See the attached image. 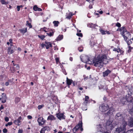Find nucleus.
Listing matches in <instances>:
<instances>
[{
  "label": "nucleus",
  "mask_w": 133,
  "mask_h": 133,
  "mask_svg": "<svg viewBox=\"0 0 133 133\" xmlns=\"http://www.w3.org/2000/svg\"><path fill=\"white\" fill-rule=\"evenodd\" d=\"M89 99V97L88 96H85V98L84 101V103L85 104V105H87Z\"/></svg>",
  "instance_id": "b1692460"
},
{
  "label": "nucleus",
  "mask_w": 133,
  "mask_h": 133,
  "mask_svg": "<svg viewBox=\"0 0 133 133\" xmlns=\"http://www.w3.org/2000/svg\"><path fill=\"white\" fill-rule=\"evenodd\" d=\"M97 128H100V129H99V130H102V125L100 124H99L97 126Z\"/></svg>",
  "instance_id": "864d4df0"
},
{
  "label": "nucleus",
  "mask_w": 133,
  "mask_h": 133,
  "mask_svg": "<svg viewBox=\"0 0 133 133\" xmlns=\"http://www.w3.org/2000/svg\"><path fill=\"white\" fill-rule=\"evenodd\" d=\"M126 99L127 102H130L131 103H132V104H133V98L132 96H126Z\"/></svg>",
  "instance_id": "9b49d317"
},
{
  "label": "nucleus",
  "mask_w": 133,
  "mask_h": 133,
  "mask_svg": "<svg viewBox=\"0 0 133 133\" xmlns=\"http://www.w3.org/2000/svg\"><path fill=\"white\" fill-rule=\"evenodd\" d=\"M37 121L39 125H42L44 124L46 122V121L42 117H40L38 118Z\"/></svg>",
  "instance_id": "0eeeda50"
},
{
  "label": "nucleus",
  "mask_w": 133,
  "mask_h": 133,
  "mask_svg": "<svg viewBox=\"0 0 133 133\" xmlns=\"http://www.w3.org/2000/svg\"><path fill=\"white\" fill-rule=\"evenodd\" d=\"M56 117L60 120L61 119H65V116L64 115V113L59 112L56 114Z\"/></svg>",
  "instance_id": "6e6552de"
},
{
  "label": "nucleus",
  "mask_w": 133,
  "mask_h": 133,
  "mask_svg": "<svg viewBox=\"0 0 133 133\" xmlns=\"http://www.w3.org/2000/svg\"><path fill=\"white\" fill-rule=\"evenodd\" d=\"M76 35L79 37H82L83 36V35L82 33H77L76 34Z\"/></svg>",
  "instance_id": "de8ad7c7"
},
{
  "label": "nucleus",
  "mask_w": 133,
  "mask_h": 133,
  "mask_svg": "<svg viewBox=\"0 0 133 133\" xmlns=\"http://www.w3.org/2000/svg\"><path fill=\"white\" fill-rule=\"evenodd\" d=\"M125 133H133V128L128 130Z\"/></svg>",
  "instance_id": "c03bdc74"
},
{
  "label": "nucleus",
  "mask_w": 133,
  "mask_h": 133,
  "mask_svg": "<svg viewBox=\"0 0 133 133\" xmlns=\"http://www.w3.org/2000/svg\"><path fill=\"white\" fill-rule=\"evenodd\" d=\"M72 83L73 86H75L77 84V82L75 81H73V82Z\"/></svg>",
  "instance_id": "8fccbe9b"
},
{
  "label": "nucleus",
  "mask_w": 133,
  "mask_h": 133,
  "mask_svg": "<svg viewBox=\"0 0 133 133\" xmlns=\"http://www.w3.org/2000/svg\"><path fill=\"white\" fill-rule=\"evenodd\" d=\"M54 32H50L49 33H47V34L49 36L51 37L54 35Z\"/></svg>",
  "instance_id": "58836bf2"
},
{
  "label": "nucleus",
  "mask_w": 133,
  "mask_h": 133,
  "mask_svg": "<svg viewBox=\"0 0 133 133\" xmlns=\"http://www.w3.org/2000/svg\"><path fill=\"white\" fill-rule=\"evenodd\" d=\"M99 30L102 35H103L106 34V31L103 30V29H99Z\"/></svg>",
  "instance_id": "2f4dec72"
},
{
  "label": "nucleus",
  "mask_w": 133,
  "mask_h": 133,
  "mask_svg": "<svg viewBox=\"0 0 133 133\" xmlns=\"http://www.w3.org/2000/svg\"><path fill=\"white\" fill-rule=\"evenodd\" d=\"M128 96H131L132 94V91L131 89H129V90H128Z\"/></svg>",
  "instance_id": "c9c22d12"
},
{
  "label": "nucleus",
  "mask_w": 133,
  "mask_h": 133,
  "mask_svg": "<svg viewBox=\"0 0 133 133\" xmlns=\"http://www.w3.org/2000/svg\"><path fill=\"white\" fill-rule=\"evenodd\" d=\"M111 72V71L109 69H107L103 72V76L104 77L107 76Z\"/></svg>",
  "instance_id": "ddd939ff"
},
{
  "label": "nucleus",
  "mask_w": 133,
  "mask_h": 133,
  "mask_svg": "<svg viewBox=\"0 0 133 133\" xmlns=\"http://www.w3.org/2000/svg\"><path fill=\"white\" fill-rule=\"evenodd\" d=\"M14 52V50L11 49V47H9L8 48V53L9 54H12Z\"/></svg>",
  "instance_id": "4be33fe9"
},
{
  "label": "nucleus",
  "mask_w": 133,
  "mask_h": 133,
  "mask_svg": "<svg viewBox=\"0 0 133 133\" xmlns=\"http://www.w3.org/2000/svg\"><path fill=\"white\" fill-rule=\"evenodd\" d=\"M116 26L118 27H120L121 26V25L120 23L119 22H117L116 24Z\"/></svg>",
  "instance_id": "3c124183"
},
{
  "label": "nucleus",
  "mask_w": 133,
  "mask_h": 133,
  "mask_svg": "<svg viewBox=\"0 0 133 133\" xmlns=\"http://www.w3.org/2000/svg\"><path fill=\"white\" fill-rule=\"evenodd\" d=\"M101 59L102 60V63L103 64H107L109 62L108 60L107 59V56L105 55H103L101 56Z\"/></svg>",
  "instance_id": "20e7f679"
},
{
  "label": "nucleus",
  "mask_w": 133,
  "mask_h": 133,
  "mask_svg": "<svg viewBox=\"0 0 133 133\" xmlns=\"http://www.w3.org/2000/svg\"><path fill=\"white\" fill-rule=\"evenodd\" d=\"M80 128L79 125L78 124L76 125L75 127L74 128L72 129L73 132L74 133H75Z\"/></svg>",
  "instance_id": "f3484780"
},
{
  "label": "nucleus",
  "mask_w": 133,
  "mask_h": 133,
  "mask_svg": "<svg viewBox=\"0 0 133 133\" xmlns=\"http://www.w3.org/2000/svg\"><path fill=\"white\" fill-rule=\"evenodd\" d=\"M63 38V35H60L56 39L57 41H59L62 39Z\"/></svg>",
  "instance_id": "a878e982"
},
{
  "label": "nucleus",
  "mask_w": 133,
  "mask_h": 133,
  "mask_svg": "<svg viewBox=\"0 0 133 133\" xmlns=\"http://www.w3.org/2000/svg\"><path fill=\"white\" fill-rule=\"evenodd\" d=\"M120 49L119 48L118 49H117L116 48H114L113 49V51H116L117 52H119V51H120Z\"/></svg>",
  "instance_id": "79ce46f5"
},
{
  "label": "nucleus",
  "mask_w": 133,
  "mask_h": 133,
  "mask_svg": "<svg viewBox=\"0 0 133 133\" xmlns=\"http://www.w3.org/2000/svg\"><path fill=\"white\" fill-rule=\"evenodd\" d=\"M93 64L95 67L102 68L103 66V64L102 63L101 56H98L97 58H94Z\"/></svg>",
  "instance_id": "f03ea898"
},
{
  "label": "nucleus",
  "mask_w": 133,
  "mask_h": 133,
  "mask_svg": "<svg viewBox=\"0 0 133 133\" xmlns=\"http://www.w3.org/2000/svg\"><path fill=\"white\" fill-rule=\"evenodd\" d=\"M26 25L29 26L30 28H31L32 27V26L31 24L30 23H29L28 21H26Z\"/></svg>",
  "instance_id": "7c9ffc66"
},
{
  "label": "nucleus",
  "mask_w": 133,
  "mask_h": 133,
  "mask_svg": "<svg viewBox=\"0 0 133 133\" xmlns=\"http://www.w3.org/2000/svg\"><path fill=\"white\" fill-rule=\"evenodd\" d=\"M43 128L45 131H48L50 130V129L49 127L45 126Z\"/></svg>",
  "instance_id": "72a5a7b5"
},
{
  "label": "nucleus",
  "mask_w": 133,
  "mask_h": 133,
  "mask_svg": "<svg viewBox=\"0 0 133 133\" xmlns=\"http://www.w3.org/2000/svg\"><path fill=\"white\" fill-rule=\"evenodd\" d=\"M5 0H1L0 2L2 4H8L9 2H6L5 1Z\"/></svg>",
  "instance_id": "473e14b6"
},
{
  "label": "nucleus",
  "mask_w": 133,
  "mask_h": 133,
  "mask_svg": "<svg viewBox=\"0 0 133 133\" xmlns=\"http://www.w3.org/2000/svg\"><path fill=\"white\" fill-rule=\"evenodd\" d=\"M125 41L127 44L128 46L130 45V44L132 43V42L130 39H129L128 41L127 40L126 41Z\"/></svg>",
  "instance_id": "c756f323"
},
{
  "label": "nucleus",
  "mask_w": 133,
  "mask_h": 133,
  "mask_svg": "<svg viewBox=\"0 0 133 133\" xmlns=\"http://www.w3.org/2000/svg\"><path fill=\"white\" fill-rule=\"evenodd\" d=\"M78 124L80 126V128L79 129H80L81 131H82L83 130V129L82 128V121H80L78 123Z\"/></svg>",
  "instance_id": "bb28decb"
},
{
  "label": "nucleus",
  "mask_w": 133,
  "mask_h": 133,
  "mask_svg": "<svg viewBox=\"0 0 133 133\" xmlns=\"http://www.w3.org/2000/svg\"><path fill=\"white\" fill-rule=\"evenodd\" d=\"M73 82V81L71 79H69L68 77L66 78V83L68 85H71Z\"/></svg>",
  "instance_id": "6ab92c4d"
},
{
  "label": "nucleus",
  "mask_w": 133,
  "mask_h": 133,
  "mask_svg": "<svg viewBox=\"0 0 133 133\" xmlns=\"http://www.w3.org/2000/svg\"><path fill=\"white\" fill-rule=\"evenodd\" d=\"M90 28H95L96 26H98L97 25L93 23H89L87 25Z\"/></svg>",
  "instance_id": "412c9836"
},
{
  "label": "nucleus",
  "mask_w": 133,
  "mask_h": 133,
  "mask_svg": "<svg viewBox=\"0 0 133 133\" xmlns=\"http://www.w3.org/2000/svg\"><path fill=\"white\" fill-rule=\"evenodd\" d=\"M55 60L56 64H58V63H59L60 64H61L59 62V57H57L55 58Z\"/></svg>",
  "instance_id": "4c0bfd02"
},
{
  "label": "nucleus",
  "mask_w": 133,
  "mask_h": 133,
  "mask_svg": "<svg viewBox=\"0 0 133 133\" xmlns=\"http://www.w3.org/2000/svg\"><path fill=\"white\" fill-rule=\"evenodd\" d=\"M44 107V105L43 104H42L41 105H39L38 107V109L39 110L42 108Z\"/></svg>",
  "instance_id": "49530a36"
},
{
  "label": "nucleus",
  "mask_w": 133,
  "mask_h": 133,
  "mask_svg": "<svg viewBox=\"0 0 133 133\" xmlns=\"http://www.w3.org/2000/svg\"><path fill=\"white\" fill-rule=\"evenodd\" d=\"M119 52L121 54L123 55V54H124V52L122 50H121L120 49V51H119Z\"/></svg>",
  "instance_id": "052dcab7"
},
{
  "label": "nucleus",
  "mask_w": 133,
  "mask_h": 133,
  "mask_svg": "<svg viewBox=\"0 0 133 133\" xmlns=\"http://www.w3.org/2000/svg\"><path fill=\"white\" fill-rule=\"evenodd\" d=\"M53 23L54 24V25L55 27H57L58 26L59 22L58 21H54L53 22Z\"/></svg>",
  "instance_id": "c85d7f7f"
},
{
  "label": "nucleus",
  "mask_w": 133,
  "mask_h": 133,
  "mask_svg": "<svg viewBox=\"0 0 133 133\" xmlns=\"http://www.w3.org/2000/svg\"><path fill=\"white\" fill-rule=\"evenodd\" d=\"M9 41L10 43L12 44V39H10L9 40Z\"/></svg>",
  "instance_id": "774afa93"
},
{
  "label": "nucleus",
  "mask_w": 133,
  "mask_h": 133,
  "mask_svg": "<svg viewBox=\"0 0 133 133\" xmlns=\"http://www.w3.org/2000/svg\"><path fill=\"white\" fill-rule=\"evenodd\" d=\"M52 97L53 98L52 99V100H53L54 102H56V101L57 100V96L54 95Z\"/></svg>",
  "instance_id": "f704fd0d"
},
{
  "label": "nucleus",
  "mask_w": 133,
  "mask_h": 133,
  "mask_svg": "<svg viewBox=\"0 0 133 133\" xmlns=\"http://www.w3.org/2000/svg\"><path fill=\"white\" fill-rule=\"evenodd\" d=\"M81 60L83 62L87 63L89 61L90 59L89 57L88 56L84 55L81 58Z\"/></svg>",
  "instance_id": "1a4fd4ad"
},
{
  "label": "nucleus",
  "mask_w": 133,
  "mask_h": 133,
  "mask_svg": "<svg viewBox=\"0 0 133 133\" xmlns=\"http://www.w3.org/2000/svg\"><path fill=\"white\" fill-rule=\"evenodd\" d=\"M23 130L22 129H19L18 130V133H22Z\"/></svg>",
  "instance_id": "680f3d73"
},
{
  "label": "nucleus",
  "mask_w": 133,
  "mask_h": 133,
  "mask_svg": "<svg viewBox=\"0 0 133 133\" xmlns=\"http://www.w3.org/2000/svg\"><path fill=\"white\" fill-rule=\"evenodd\" d=\"M106 34H108L109 35L111 34H112V33L111 31H106Z\"/></svg>",
  "instance_id": "bf43d9fd"
},
{
  "label": "nucleus",
  "mask_w": 133,
  "mask_h": 133,
  "mask_svg": "<svg viewBox=\"0 0 133 133\" xmlns=\"http://www.w3.org/2000/svg\"><path fill=\"white\" fill-rule=\"evenodd\" d=\"M119 31L121 32V34L122 35V33L125 32V31H127V29L124 26L120 27L119 29Z\"/></svg>",
  "instance_id": "a211bd4d"
},
{
  "label": "nucleus",
  "mask_w": 133,
  "mask_h": 133,
  "mask_svg": "<svg viewBox=\"0 0 133 133\" xmlns=\"http://www.w3.org/2000/svg\"><path fill=\"white\" fill-rule=\"evenodd\" d=\"M109 106L107 105L105 106L104 104H102L99 107L100 111L102 112L106 111L109 109Z\"/></svg>",
  "instance_id": "423d86ee"
},
{
  "label": "nucleus",
  "mask_w": 133,
  "mask_h": 133,
  "mask_svg": "<svg viewBox=\"0 0 133 133\" xmlns=\"http://www.w3.org/2000/svg\"><path fill=\"white\" fill-rule=\"evenodd\" d=\"M14 123H15V124H16V125H19V123L18 122V121H17V120H15L14 121Z\"/></svg>",
  "instance_id": "13d9d810"
},
{
  "label": "nucleus",
  "mask_w": 133,
  "mask_h": 133,
  "mask_svg": "<svg viewBox=\"0 0 133 133\" xmlns=\"http://www.w3.org/2000/svg\"><path fill=\"white\" fill-rule=\"evenodd\" d=\"M19 31L21 33H22L23 34H24L27 32V28H24V29H19Z\"/></svg>",
  "instance_id": "393cba45"
},
{
  "label": "nucleus",
  "mask_w": 133,
  "mask_h": 133,
  "mask_svg": "<svg viewBox=\"0 0 133 133\" xmlns=\"http://www.w3.org/2000/svg\"><path fill=\"white\" fill-rule=\"evenodd\" d=\"M5 120L6 122H8L9 121V118L7 117H6L5 118Z\"/></svg>",
  "instance_id": "6e6d98bb"
},
{
  "label": "nucleus",
  "mask_w": 133,
  "mask_h": 133,
  "mask_svg": "<svg viewBox=\"0 0 133 133\" xmlns=\"http://www.w3.org/2000/svg\"><path fill=\"white\" fill-rule=\"evenodd\" d=\"M7 98L6 94L3 93L2 94V97L0 98V100L1 101L2 103H4L6 102Z\"/></svg>",
  "instance_id": "9d476101"
},
{
  "label": "nucleus",
  "mask_w": 133,
  "mask_h": 133,
  "mask_svg": "<svg viewBox=\"0 0 133 133\" xmlns=\"http://www.w3.org/2000/svg\"><path fill=\"white\" fill-rule=\"evenodd\" d=\"M127 124L129 126L131 127H133V116L130 117Z\"/></svg>",
  "instance_id": "f8f14e48"
},
{
  "label": "nucleus",
  "mask_w": 133,
  "mask_h": 133,
  "mask_svg": "<svg viewBox=\"0 0 133 133\" xmlns=\"http://www.w3.org/2000/svg\"><path fill=\"white\" fill-rule=\"evenodd\" d=\"M83 47L82 46H81L78 48V50L79 52H81L83 51Z\"/></svg>",
  "instance_id": "ea45409f"
},
{
  "label": "nucleus",
  "mask_w": 133,
  "mask_h": 133,
  "mask_svg": "<svg viewBox=\"0 0 133 133\" xmlns=\"http://www.w3.org/2000/svg\"><path fill=\"white\" fill-rule=\"evenodd\" d=\"M128 52L129 53L131 51V50L133 49V47H131V45L128 46Z\"/></svg>",
  "instance_id": "e433bc0d"
},
{
  "label": "nucleus",
  "mask_w": 133,
  "mask_h": 133,
  "mask_svg": "<svg viewBox=\"0 0 133 133\" xmlns=\"http://www.w3.org/2000/svg\"><path fill=\"white\" fill-rule=\"evenodd\" d=\"M38 37L42 40H43L45 37V36L44 35H42L41 36L38 35Z\"/></svg>",
  "instance_id": "a19ab883"
},
{
  "label": "nucleus",
  "mask_w": 133,
  "mask_h": 133,
  "mask_svg": "<svg viewBox=\"0 0 133 133\" xmlns=\"http://www.w3.org/2000/svg\"><path fill=\"white\" fill-rule=\"evenodd\" d=\"M74 14L72 12H70L69 13L66 14V18L67 19H70L72 16Z\"/></svg>",
  "instance_id": "aec40b11"
},
{
  "label": "nucleus",
  "mask_w": 133,
  "mask_h": 133,
  "mask_svg": "<svg viewBox=\"0 0 133 133\" xmlns=\"http://www.w3.org/2000/svg\"><path fill=\"white\" fill-rule=\"evenodd\" d=\"M109 110L105 114V115H111L112 114V112L113 111V110L112 108H109Z\"/></svg>",
  "instance_id": "dca6fc26"
},
{
  "label": "nucleus",
  "mask_w": 133,
  "mask_h": 133,
  "mask_svg": "<svg viewBox=\"0 0 133 133\" xmlns=\"http://www.w3.org/2000/svg\"><path fill=\"white\" fill-rule=\"evenodd\" d=\"M12 124V122H8L7 124L5 125V126L6 127H7L8 125L10 126Z\"/></svg>",
  "instance_id": "a18cd8bd"
},
{
  "label": "nucleus",
  "mask_w": 133,
  "mask_h": 133,
  "mask_svg": "<svg viewBox=\"0 0 133 133\" xmlns=\"http://www.w3.org/2000/svg\"><path fill=\"white\" fill-rule=\"evenodd\" d=\"M55 118L54 116L52 115H50L47 118V120H55Z\"/></svg>",
  "instance_id": "5701e85b"
},
{
  "label": "nucleus",
  "mask_w": 133,
  "mask_h": 133,
  "mask_svg": "<svg viewBox=\"0 0 133 133\" xmlns=\"http://www.w3.org/2000/svg\"><path fill=\"white\" fill-rule=\"evenodd\" d=\"M27 117H28V118L29 119H31L32 118V116L30 115L28 116H27Z\"/></svg>",
  "instance_id": "0e129e2a"
},
{
  "label": "nucleus",
  "mask_w": 133,
  "mask_h": 133,
  "mask_svg": "<svg viewBox=\"0 0 133 133\" xmlns=\"http://www.w3.org/2000/svg\"><path fill=\"white\" fill-rule=\"evenodd\" d=\"M16 66V70H19V65L18 64H17Z\"/></svg>",
  "instance_id": "4d7b16f0"
},
{
  "label": "nucleus",
  "mask_w": 133,
  "mask_h": 133,
  "mask_svg": "<svg viewBox=\"0 0 133 133\" xmlns=\"http://www.w3.org/2000/svg\"><path fill=\"white\" fill-rule=\"evenodd\" d=\"M115 119L117 120L122 121V124L119 128L116 129L114 133H125L126 130V126L127 125V122L125 121L123 115L120 113H117L115 116Z\"/></svg>",
  "instance_id": "f257e3e1"
},
{
  "label": "nucleus",
  "mask_w": 133,
  "mask_h": 133,
  "mask_svg": "<svg viewBox=\"0 0 133 133\" xmlns=\"http://www.w3.org/2000/svg\"><path fill=\"white\" fill-rule=\"evenodd\" d=\"M45 47L46 49H49V47H52V43L50 42H45Z\"/></svg>",
  "instance_id": "4468645a"
},
{
  "label": "nucleus",
  "mask_w": 133,
  "mask_h": 133,
  "mask_svg": "<svg viewBox=\"0 0 133 133\" xmlns=\"http://www.w3.org/2000/svg\"><path fill=\"white\" fill-rule=\"evenodd\" d=\"M9 84V83L8 82H5V85L6 86H8Z\"/></svg>",
  "instance_id": "69168bd1"
},
{
  "label": "nucleus",
  "mask_w": 133,
  "mask_h": 133,
  "mask_svg": "<svg viewBox=\"0 0 133 133\" xmlns=\"http://www.w3.org/2000/svg\"><path fill=\"white\" fill-rule=\"evenodd\" d=\"M17 10L18 11H19L20 10V8L19 5L17 6Z\"/></svg>",
  "instance_id": "e2e57ef3"
},
{
  "label": "nucleus",
  "mask_w": 133,
  "mask_h": 133,
  "mask_svg": "<svg viewBox=\"0 0 133 133\" xmlns=\"http://www.w3.org/2000/svg\"><path fill=\"white\" fill-rule=\"evenodd\" d=\"M121 35L123 37L125 41H126L127 40L129 36H131V34L130 32L128 31L127 30V31H125V32L122 33Z\"/></svg>",
  "instance_id": "39448f33"
},
{
  "label": "nucleus",
  "mask_w": 133,
  "mask_h": 133,
  "mask_svg": "<svg viewBox=\"0 0 133 133\" xmlns=\"http://www.w3.org/2000/svg\"><path fill=\"white\" fill-rule=\"evenodd\" d=\"M20 98L19 97H16L15 99L14 102L15 103L17 104L20 101Z\"/></svg>",
  "instance_id": "cd10ccee"
},
{
  "label": "nucleus",
  "mask_w": 133,
  "mask_h": 133,
  "mask_svg": "<svg viewBox=\"0 0 133 133\" xmlns=\"http://www.w3.org/2000/svg\"><path fill=\"white\" fill-rule=\"evenodd\" d=\"M38 8V7H37L36 5H35L33 7V9L35 11H37Z\"/></svg>",
  "instance_id": "37998d69"
},
{
  "label": "nucleus",
  "mask_w": 133,
  "mask_h": 133,
  "mask_svg": "<svg viewBox=\"0 0 133 133\" xmlns=\"http://www.w3.org/2000/svg\"><path fill=\"white\" fill-rule=\"evenodd\" d=\"M3 131L4 133H6L7 132L8 130L6 128H4L3 129Z\"/></svg>",
  "instance_id": "5fc2aeb1"
},
{
  "label": "nucleus",
  "mask_w": 133,
  "mask_h": 133,
  "mask_svg": "<svg viewBox=\"0 0 133 133\" xmlns=\"http://www.w3.org/2000/svg\"><path fill=\"white\" fill-rule=\"evenodd\" d=\"M112 122L110 120H108L105 124V128L107 130H112L114 128L115 125V124L112 123Z\"/></svg>",
  "instance_id": "7ed1b4c3"
},
{
  "label": "nucleus",
  "mask_w": 133,
  "mask_h": 133,
  "mask_svg": "<svg viewBox=\"0 0 133 133\" xmlns=\"http://www.w3.org/2000/svg\"><path fill=\"white\" fill-rule=\"evenodd\" d=\"M4 108L3 105H1V107H0V111L4 109Z\"/></svg>",
  "instance_id": "338daca9"
},
{
  "label": "nucleus",
  "mask_w": 133,
  "mask_h": 133,
  "mask_svg": "<svg viewBox=\"0 0 133 133\" xmlns=\"http://www.w3.org/2000/svg\"><path fill=\"white\" fill-rule=\"evenodd\" d=\"M45 131L43 128H42L40 131V133H45Z\"/></svg>",
  "instance_id": "603ef678"
},
{
  "label": "nucleus",
  "mask_w": 133,
  "mask_h": 133,
  "mask_svg": "<svg viewBox=\"0 0 133 133\" xmlns=\"http://www.w3.org/2000/svg\"><path fill=\"white\" fill-rule=\"evenodd\" d=\"M22 118L21 116H19L17 119V121L18 122L20 123L21 122V120Z\"/></svg>",
  "instance_id": "09e8293b"
},
{
  "label": "nucleus",
  "mask_w": 133,
  "mask_h": 133,
  "mask_svg": "<svg viewBox=\"0 0 133 133\" xmlns=\"http://www.w3.org/2000/svg\"><path fill=\"white\" fill-rule=\"evenodd\" d=\"M120 103V104H121L123 105L126 104L127 103V102L126 98H124L121 99Z\"/></svg>",
  "instance_id": "2eb2a0df"
}]
</instances>
